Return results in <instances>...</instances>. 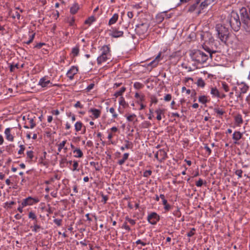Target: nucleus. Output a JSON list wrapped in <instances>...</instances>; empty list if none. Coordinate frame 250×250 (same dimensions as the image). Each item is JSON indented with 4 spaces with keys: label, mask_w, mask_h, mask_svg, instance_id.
Wrapping results in <instances>:
<instances>
[{
    "label": "nucleus",
    "mask_w": 250,
    "mask_h": 250,
    "mask_svg": "<svg viewBox=\"0 0 250 250\" xmlns=\"http://www.w3.org/2000/svg\"><path fill=\"white\" fill-rule=\"evenodd\" d=\"M243 171L241 169H238L235 171V174L237 175L239 178H241L242 177Z\"/></svg>",
    "instance_id": "nucleus-54"
},
{
    "label": "nucleus",
    "mask_w": 250,
    "mask_h": 250,
    "mask_svg": "<svg viewBox=\"0 0 250 250\" xmlns=\"http://www.w3.org/2000/svg\"><path fill=\"white\" fill-rule=\"evenodd\" d=\"M190 56L195 64H203L207 62L208 56L199 50H194L190 53Z\"/></svg>",
    "instance_id": "nucleus-3"
},
{
    "label": "nucleus",
    "mask_w": 250,
    "mask_h": 250,
    "mask_svg": "<svg viewBox=\"0 0 250 250\" xmlns=\"http://www.w3.org/2000/svg\"><path fill=\"white\" fill-rule=\"evenodd\" d=\"M240 14L245 30L250 34V8L242 7L240 10Z\"/></svg>",
    "instance_id": "nucleus-2"
},
{
    "label": "nucleus",
    "mask_w": 250,
    "mask_h": 250,
    "mask_svg": "<svg viewBox=\"0 0 250 250\" xmlns=\"http://www.w3.org/2000/svg\"><path fill=\"white\" fill-rule=\"evenodd\" d=\"M243 136V133L238 131H235L232 134V139L234 140L235 144H238V141L240 140Z\"/></svg>",
    "instance_id": "nucleus-13"
},
{
    "label": "nucleus",
    "mask_w": 250,
    "mask_h": 250,
    "mask_svg": "<svg viewBox=\"0 0 250 250\" xmlns=\"http://www.w3.org/2000/svg\"><path fill=\"white\" fill-rule=\"evenodd\" d=\"M18 64H11L10 66V71H11V72L14 71L16 68H18Z\"/></svg>",
    "instance_id": "nucleus-61"
},
{
    "label": "nucleus",
    "mask_w": 250,
    "mask_h": 250,
    "mask_svg": "<svg viewBox=\"0 0 250 250\" xmlns=\"http://www.w3.org/2000/svg\"><path fill=\"white\" fill-rule=\"evenodd\" d=\"M20 12L18 11H13L11 12V16L13 19L17 18L18 20L20 19L21 15Z\"/></svg>",
    "instance_id": "nucleus-34"
},
{
    "label": "nucleus",
    "mask_w": 250,
    "mask_h": 250,
    "mask_svg": "<svg viewBox=\"0 0 250 250\" xmlns=\"http://www.w3.org/2000/svg\"><path fill=\"white\" fill-rule=\"evenodd\" d=\"M136 115L134 114L129 115L127 117V120L129 122H132L136 118Z\"/></svg>",
    "instance_id": "nucleus-51"
},
{
    "label": "nucleus",
    "mask_w": 250,
    "mask_h": 250,
    "mask_svg": "<svg viewBox=\"0 0 250 250\" xmlns=\"http://www.w3.org/2000/svg\"><path fill=\"white\" fill-rule=\"evenodd\" d=\"M210 93L214 97H220V93L218 90L215 87L211 88Z\"/></svg>",
    "instance_id": "nucleus-25"
},
{
    "label": "nucleus",
    "mask_w": 250,
    "mask_h": 250,
    "mask_svg": "<svg viewBox=\"0 0 250 250\" xmlns=\"http://www.w3.org/2000/svg\"><path fill=\"white\" fill-rule=\"evenodd\" d=\"M71 53L73 57H76L78 55L79 53V47L78 46H76L72 49Z\"/></svg>",
    "instance_id": "nucleus-29"
},
{
    "label": "nucleus",
    "mask_w": 250,
    "mask_h": 250,
    "mask_svg": "<svg viewBox=\"0 0 250 250\" xmlns=\"http://www.w3.org/2000/svg\"><path fill=\"white\" fill-rule=\"evenodd\" d=\"M20 149L18 151V154H22L23 153V152L25 150V147L23 145H21L20 146Z\"/></svg>",
    "instance_id": "nucleus-56"
},
{
    "label": "nucleus",
    "mask_w": 250,
    "mask_h": 250,
    "mask_svg": "<svg viewBox=\"0 0 250 250\" xmlns=\"http://www.w3.org/2000/svg\"><path fill=\"white\" fill-rule=\"evenodd\" d=\"M165 110L163 108H158L155 110V113L157 114L156 118L158 120L160 121L162 117V115H164Z\"/></svg>",
    "instance_id": "nucleus-19"
},
{
    "label": "nucleus",
    "mask_w": 250,
    "mask_h": 250,
    "mask_svg": "<svg viewBox=\"0 0 250 250\" xmlns=\"http://www.w3.org/2000/svg\"><path fill=\"white\" fill-rule=\"evenodd\" d=\"M122 228H124L128 231L130 230V228H129V227L128 225H127V224L126 222H124V223L123 225Z\"/></svg>",
    "instance_id": "nucleus-62"
},
{
    "label": "nucleus",
    "mask_w": 250,
    "mask_h": 250,
    "mask_svg": "<svg viewBox=\"0 0 250 250\" xmlns=\"http://www.w3.org/2000/svg\"><path fill=\"white\" fill-rule=\"evenodd\" d=\"M27 119L29 121V123L30 124V128H33L36 126V123L34 119L32 118H27Z\"/></svg>",
    "instance_id": "nucleus-37"
},
{
    "label": "nucleus",
    "mask_w": 250,
    "mask_h": 250,
    "mask_svg": "<svg viewBox=\"0 0 250 250\" xmlns=\"http://www.w3.org/2000/svg\"><path fill=\"white\" fill-rule=\"evenodd\" d=\"M83 124L81 122H77L75 124V129L77 132L80 131L82 129Z\"/></svg>",
    "instance_id": "nucleus-33"
},
{
    "label": "nucleus",
    "mask_w": 250,
    "mask_h": 250,
    "mask_svg": "<svg viewBox=\"0 0 250 250\" xmlns=\"http://www.w3.org/2000/svg\"><path fill=\"white\" fill-rule=\"evenodd\" d=\"M166 16V13L165 12H162L158 14L156 16V22L158 23L162 22Z\"/></svg>",
    "instance_id": "nucleus-20"
},
{
    "label": "nucleus",
    "mask_w": 250,
    "mask_h": 250,
    "mask_svg": "<svg viewBox=\"0 0 250 250\" xmlns=\"http://www.w3.org/2000/svg\"><path fill=\"white\" fill-rule=\"evenodd\" d=\"M74 107H75L76 108L79 107L80 108H83V105L81 104V103L79 101H78L75 104Z\"/></svg>",
    "instance_id": "nucleus-63"
},
{
    "label": "nucleus",
    "mask_w": 250,
    "mask_h": 250,
    "mask_svg": "<svg viewBox=\"0 0 250 250\" xmlns=\"http://www.w3.org/2000/svg\"><path fill=\"white\" fill-rule=\"evenodd\" d=\"M125 146H122L121 147V149L122 151H124L125 149L129 148L130 147V146L132 145V143L128 140H125Z\"/></svg>",
    "instance_id": "nucleus-32"
},
{
    "label": "nucleus",
    "mask_w": 250,
    "mask_h": 250,
    "mask_svg": "<svg viewBox=\"0 0 250 250\" xmlns=\"http://www.w3.org/2000/svg\"><path fill=\"white\" fill-rule=\"evenodd\" d=\"M197 85L198 86H201L202 87H203L205 86V82L204 81V80L200 78V79H199L197 81Z\"/></svg>",
    "instance_id": "nucleus-46"
},
{
    "label": "nucleus",
    "mask_w": 250,
    "mask_h": 250,
    "mask_svg": "<svg viewBox=\"0 0 250 250\" xmlns=\"http://www.w3.org/2000/svg\"><path fill=\"white\" fill-rule=\"evenodd\" d=\"M11 129L10 128H7L4 131V134L6 136V138L7 140L13 142L14 141V137L11 134Z\"/></svg>",
    "instance_id": "nucleus-18"
},
{
    "label": "nucleus",
    "mask_w": 250,
    "mask_h": 250,
    "mask_svg": "<svg viewBox=\"0 0 250 250\" xmlns=\"http://www.w3.org/2000/svg\"><path fill=\"white\" fill-rule=\"evenodd\" d=\"M89 112L92 113L93 117L92 119H97L100 116L101 111V110L96 108H91L89 110Z\"/></svg>",
    "instance_id": "nucleus-16"
},
{
    "label": "nucleus",
    "mask_w": 250,
    "mask_h": 250,
    "mask_svg": "<svg viewBox=\"0 0 250 250\" xmlns=\"http://www.w3.org/2000/svg\"><path fill=\"white\" fill-rule=\"evenodd\" d=\"M79 9V4L77 3H75L70 8V12L72 14H76Z\"/></svg>",
    "instance_id": "nucleus-24"
},
{
    "label": "nucleus",
    "mask_w": 250,
    "mask_h": 250,
    "mask_svg": "<svg viewBox=\"0 0 250 250\" xmlns=\"http://www.w3.org/2000/svg\"><path fill=\"white\" fill-rule=\"evenodd\" d=\"M133 86L135 89H140L143 87L144 85L139 82H135Z\"/></svg>",
    "instance_id": "nucleus-44"
},
{
    "label": "nucleus",
    "mask_w": 250,
    "mask_h": 250,
    "mask_svg": "<svg viewBox=\"0 0 250 250\" xmlns=\"http://www.w3.org/2000/svg\"><path fill=\"white\" fill-rule=\"evenodd\" d=\"M95 86V84L94 83H92L89 84L86 88H85V90L86 92H89L91 90H92Z\"/></svg>",
    "instance_id": "nucleus-48"
},
{
    "label": "nucleus",
    "mask_w": 250,
    "mask_h": 250,
    "mask_svg": "<svg viewBox=\"0 0 250 250\" xmlns=\"http://www.w3.org/2000/svg\"><path fill=\"white\" fill-rule=\"evenodd\" d=\"M241 86L240 87L241 93H243V94L246 93L249 88L248 85H247L246 83H241Z\"/></svg>",
    "instance_id": "nucleus-27"
},
{
    "label": "nucleus",
    "mask_w": 250,
    "mask_h": 250,
    "mask_svg": "<svg viewBox=\"0 0 250 250\" xmlns=\"http://www.w3.org/2000/svg\"><path fill=\"white\" fill-rule=\"evenodd\" d=\"M126 90L125 87H122L120 90L116 91L114 94V96L117 98L118 96H122Z\"/></svg>",
    "instance_id": "nucleus-28"
},
{
    "label": "nucleus",
    "mask_w": 250,
    "mask_h": 250,
    "mask_svg": "<svg viewBox=\"0 0 250 250\" xmlns=\"http://www.w3.org/2000/svg\"><path fill=\"white\" fill-rule=\"evenodd\" d=\"M78 71V69L77 67L73 66L67 71L66 76L70 80H72L74 79V75L77 73Z\"/></svg>",
    "instance_id": "nucleus-10"
},
{
    "label": "nucleus",
    "mask_w": 250,
    "mask_h": 250,
    "mask_svg": "<svg viewBox=\"0 0 250 250\" xmlns=\"http://www.w3.org/2000/svg\"><path fill=\"white\" fill-rule=\"evenodd\" d=\"M199 102L202 104H206L208 102L207 98L206 96L203 95L199 97Z\"/></svg>",
    "instance_id": "nucleus-38"
},
{
    "label": "nucleus",
    "mask_w": 250,
    "mask_h": 250,
    "mask_svg": "<svg viewBox=\"0 0 250 250\" xmlns=\"http://www.w3.org/2000/svg\"><path fill=\"white\" fill-rule=\"evenodd\" d=\"M38 85L43 88L51 87L57 85V84H53L49 80L47 76H44L41 78L38 83Z\"/></svg>",
    "instance_id": "nucleus-7"
},
{
    "label": "nucleus",
    "mask_w": 250,
    "mask_h": 250,
    "mask_svg": "<svg viewBox=\"0 0 250 250\" xmlns=\"http://www.w3.org/2000/svg\"><path fill=\"white\" fill-rule=\"evenodd\" d=\"M147 221L151 225H156L160 220V216L156 212H152L147 216Z\"/></svg>",
    "instance_id": "nucleus-8"
},
{
    "label": "nucleus",
    "mask_w": 250,
    "mask_h": 250,
    "mask_svg": "<svg viewBox=\"0 0 250 250\" xmlns=\"http://www.w3.org/2000/svg\"><path fill=\"white\" fill-rule=\"evenodd\" d=\"M73 152L74 154L76 153L74 156L76 158H82L83 156V153L80 148H75Z\"/></svg>",
    "instance_id": "nucleus-22"
},
{
    "label": "nucleus",
    "mask_w": 250,
    "mask_h": 250,
    "mask_svg": "<svg viewBox=\"0 0 250 250\" xmlns=\"http://www.w3.org/2000/svg\"><path fill=\"white\" fill-rule=\"evenodd\" d=\"M119 104L120 105L123 106L124 107H125L126 105H128V104L126 103L124 98L122 96L120 98Z\"/></svg>",
    "instance_id": "nucleus-42"
},
{
    "label": "nucleus",
    "mask_w": 250,
    "mask_h": 250,
    "mask_svg": "<svg viewBox=\"0 0 250 250\" xmlns=\"http://www.w3.org/2000/svg\"><path fill=\"white\" fill-rule=\"evenodd\" d=\"M135 97L138 100L137 101L138 104H140V102H142L144 100V95H140L139 93H136L135 95Z\"/></svg>",
    "instance_id": "nucleus-36"
},
{
    "label": "nucleus",
    "mask_w": 250,
    "mask_h": 250,
    "mask_svg": "<svg viewBox=\"0 0 250 250\" xmlns=\"http://www.w3.org/2000/svg\"><path fill=\"white\" fill-rule=\"evenodd\" d=\"M163 204L164 206V208L166 211H168L171 208V207L170 205L167 204V200L163 201Z\"/></svg>",
    "instance_id": "nucleus-40"
},
{
    "label": "nucleus",
    "mask_w": 250,
    "mask_h": 250,
    "mask_svg": "<svg viewBox=\"0 0 250 250\" xmlns=\"http://www.w3.org/2000/svg\"><path fill=\"white\" fill-rule=\"evenodd\" d=\"M101 55L97 58V61L98 64L110 60V49L109 45H104L100 49Z\"/></svg>",
    "instance_id": "nucleus-5"
},
{
    "label": "nucleus",
    "mask_w": 250,
    "mask_h": 250,
    "mask_svg": "<svg viewBox=\"0 0 250 250\" xmlns=\"http://www.w3.org/2000/svg\"><path fill=\"white\" fill-rule=\"evenodd\" d=\"M161 53L160 52L158 55L156 57L155 59L153 60L152 61H151L149 63V65H150V66H152V67H156L158 64V62H159V61H160L161 59Z\"/></svg>",
    "instance_id": "nucleus-17"
},
{
    "label": "nucleus",
    "mask_w": 250,
    "mask_h": 250,
    "mask_svg": "<svg viewBox=\"0 0 250 250\" xmlns=\"http://www.w3.org/2000/svg\"><path fill=\"white\" fill-rule=\"evenodd\" d=\"M35 33H33L32 35H30L29 40L25 42V43L27 44H29L30 43H31L35 37Z\"/></svg>",
    "instance_id": "nucleus-47"
},
{
    "label": "nucleus",
    "mask_w": 250,
    "mask_h": 250,
    "mask_svg": "<svg viewBox=\"0 0 250 250\" xmlns=\"http://www.w3.org/2000/svg\"><path fill=\"white\" fill-rule=\"evenodd\" d=\"M110 31V36L113 38H119L122 37L124 34L123 31L118 30L116 28H112Z\"/></svg>",
    "instance_id": "nucleus-12"
},
{
    "label": "nucleus",
    "mask_w": 250,
    "mask_h": 250,
    "mask_svg": "<svg viewBox=\"0 0 250 250\" xmlns=\"http://www.w3.org/2000/svg\"><path fill=\"white\" fill-rule=\"evenodd\" d=\"M28 217L29 218L31 219L34 221H36V219H37V215L34 212L32 211H30L29 212Z\"/></svg>",
    "instance_id": "nucleus-41"
},
{
    "label": "nucleus",
    "mask_w": 250,
    "mask_h": 250,
    "mask_svg": "<svg viewBox=\"0 0 250 250\" xmlns=\"http://www.w3.org/2000/svg\"><path fill=\"white\" fill-rule=\"evenodd\" d=\"M152 174V171L150 170H147L144 171L143 176L145 177H148Z\"/></svg>",
    "instance_id": "nucleus-53"
},
{
    "label": "nucleus",
    "mask_w": 250,
    "mask_h": 250,
    "mask_svg": "<svg viewBox=\"0 0 250 250\" xmlns=\"http://www.w3.org/2000/svg\"><path fill=\"white\" fill-rule=\"evenodd\" d=\"M109 112L112 114V117L114 118H116L118 117V115L115 113V109L113 107H111L109 109Z\"/></svg>",
    "instance_id": "nucleus-52"
},
{
    "label": "nucleus",
    "mask_w": 250,
    "mask_h": 250,
    "mask_svg": "<svg viewBox=\"0 0 250 250\" xmlns=\"http://www.w3.org/2000/svg\"><path fill=\"white\" fill-rule=\"evenodd\" d=\"M227 25L217 24L215 26L217 32L218 38L223 43H226L229 35V30Z\"/></svg>",
    "instance_id": "nucleus-4"
},
{
    "label": "nucleus",
    "mask_w": 250,
    "mask_h": 250,
    "mask_svg": "<svg viewBox=\"0 0 250 250\" xmlns=\"http://www.w3.org/2000/svg\"><path fill=\"white\" fill-rule=\"evenodd\" d=\"M94 21V18L93 17H90L89 18H88L87 20H86L84 23L85 24H91L93 21Z\"/></svg>",
    "instance_id": "nucleus-58"
},
{
    "label": "nucleus",
    "mask_w": 250,
    "mask_h": 250,
    "mask_svg": "<svg viewBox=\"0 0 250 250\" xmlns=\"http://www.w3.org/2000/svg\"><path fill=\"white\" fill-rule=\"evenodd\" d=\"M201 0H196V2L193 4L191 5L188 9V11L190 12H193L196 11L197 13L198 10H199V3Z\"/></svg>",
    "instance_id": "nucleus-14"
},
{
    "label": "nucleus",
    "mask_w": 250,
    "mask_h": 250,
    "mask_svg": "<svg viewBox=\"0 0 250 250\" xmlns=\"http://www.w3.org/2000/svg\"><path fill=\"white\" fill-rule=\"evenodd\" d=\"M39 202V200L38 198H34L31 196H29L23 199L22 202L23 206H27L33 205L35 203H37Z\"/></svg>",
    "instance_id": "nucleus-9"
},
{
    "label": "nucleus",
    "mask_w": 250,
    "mask_h": 250,
    "mask_svg": "<svg viewBox=\"0 0 250 250\" xmlns=\"http://www.w3.org/2000/svg\"><path fill=\"white\" fill-rule=\"evenodd\" d=\"M54 223L56 224L58 226H60L62 225V220L59 219H55L54 220Z\"/></svg>",
    "instance_id": "nucleus-55"
},
{
    "label": "nucleus",
    "mask_w": 250,
    "mask_h": 250,
    "mask_svg": "<svg viewBox=\"0 0 250 250\" xmlns=\"http://www.w3.org/2000/svg\"><path fill=\"white\" fill-rule=\"evenodd\" d=\"M125 219L132 225H134L136 224V221L135 220L132 219L127 216L125 218Z\"/></svg>",
    "instance_id": "nucleus-50"
},
{
    "label": "nucleus",
    "mask_w": 250,
    "mask_h": 250,
    "mask_svg": "<svg viewBox=\"0 0 250 250\" xmlns=\"http://www.w3.org/2000/svg\"><path fill=\"white\" fill-rule=\"evenodd\" d=\"M211 3L208 1V0H201V2L199 3V10H198L197 14L199 15L201 13L202 11L204 10L205 8H207L208 5H210Z\"/></svg>",
    "instance_id": "nucleus-11"
},
{
    "label": "nucleus",
    "mask_w": 250,
    "mask_h": 250,
    "mask_svg": "<svg viewBox=\"0 0 250 250\" xmlns=\"http://www.w3.org/2000/svg\"><path fill=\"white\" fill-rule=\"evenodd\" d=\"M222 87L225 90V92H228L229 91V86L225 82H223L221 83Z\"/></svg>",
    "instance_id": "nucleus-45"
},
{
    "label": "nucleus",
    "mask_w": 250,
    "mask_h": 250,
    "mask_svg": "<svg viewBox=\"0 0 250 250\" xmlns=\"http://www.w3.org/2000/svg\"><path fill=\"white\" fill-rule=\"evenodd\" d=\"M26 154L27 158H29L30 160H32L34 157L33 152L32 151H28Z\"/></svg>",
    "instance_id": "nucleus-49"
},
{
    "label": "nucleus",
    "mask_w": 250,
    "mask_h": 250,
    "mask_svg": "<svg viewBox=\"0 0 250 250\" xmlns=\"http://www.w3.org/2000/svg\"><path fill=\"white\" fill-rule=\"evenodd\" d=\"M171 99V95L169 94H167L165 97H164V100L166 101H170Z\"/></svg>",
    "instance_id": "nucleus-59"
},
{
    "label": "nucleus",
    "mask_w": 250,
    "mask_h": 250,
    "mask_svg": "<svg viewBox=\"0 0 250 250\" xmlns=\"http://www.w3.org/2000/svg\"><path fill=\"white\" fill-rule=\"evenodd\" d=\"M128 156H129V153H125L123 155V158L122 159H120L119 160V161L118 162L119 165H123L125 163V161L128 159Z\"/></svg>",
    "instance_id": "nucleus-26"
},
{
    "label": "nucleus",
    "mask_w": 250,
    "mask_h": 250,
    "mask_svg": "<svg viewBox=\"0 0 250 250\" xmlns=\"http://www.w3.org/2000/svg\"><path fill=\"white\" fill-rule=\"evenodd\" d=\"M159 154L160 156V161H162L166 159L167 154L166 152L163 149H160L159 151Z\"/></svg>",
    "instance_id": "nucleus-23"
},
{
    "label": "nucleus",
    "mask_w": 250,
    "mask_h": 250,
    "mask_svg": "<svg viewBox=\"0 0 250 250\" xmlns=\"http://www.w3.org/2000/svg\"><path fill=\"white\" fill-rule=\"evenodd\" d=\"M195 229L192 228L189 232L188 233L187 236L189 237L192 236L195 233Z\"/></svg>",
    "instance_id": "nucleus-57"
},
{
    "label": "nucleus",
    "mask_w": 250,
    "mask_h": 250,
    "mask_svg": "<svg viewBox=\"0 0 250 250\" xmlns=\"http://www.w3.org/2000/svg\"><path fill=\"white\" fill-rule=\"evenodd\" d=\"M203 48L209 54L210 57L211 58H212V54L216 52L215 51H212L206 45L203 46Z\"/></svg>",
    "instance_id": "nucleus-35"
},
{
    "label": "nucleus",
    "mask_w": 250,
    "mask_h": 250,
    "mask_svg": "<svg viewBox=\"0 0 250 250\" xmlns=\"http://www.w3.org/2000/svg\"><path fill=\"white\" fill-rule=\"evenodd\" d=\"M203 184V181L201 179H199V180L196 183V186L198 187H201Z\"/></svg>",
    "instance_id": "nucleus-60"
},
{
    "label": "nucleus",
    "mask_w": 250,
    "mask_h": 250,
    "mask_svg": "<svg viewBox=\"0 0 250 250\" xmlns=\"http://www.w3.org/2000/svg\"><path fill=\"white\" fill-rule=\"evenodd\" d=\"M31 229H32V231L37 232L39 231V229H41V227L38 224H36L35 225L31 226Z\"/></svg>",
    "instance_id": "nucleus-39"
},
{
    "label": "nucleus",
    "mask_w": 250,
    "mask_h": 250,
    "mask_svg": "<svg viewBox=\"0 0 250 250\" xmlns=\"http://www.w3.org/2000/svg\"><path fill=\"white\" fill-rule=\"evenodd\" d=\"M224 24L229 26L234 31H239L241 23L238 14L234 11H232L224 20Z\"/></svg>",
    "instance_id": "nucleus-1"
},
{
    "label": "nucleus",
    "mask_w": 250,
    "mask_h": 250,
    "mask_svg": "<svg viewBox=\"0 0 250 250\" xmlns=\"http://www.w3.org/2000/svg\"><path fill=\"white\" fill-rule=\"evenodd\" d=\"M173 214L178 217H180L181 215V212L178 208H177V209L174 212Z\"/></svg>",
    "instance_id": "nucleus-64"
},
{
    "label": "nucleus",
    "mask_w": 250,
    "mask_h": 250,
    "mask_svg": "<svg viewBox=\"0 0 250 250\" xmlns=\"http://www.w3.org/2000/svg\"><path fill=\"white\" fill-rule=\"evenodd\" d=\"M149 27V24L148 22L139 24L136 26V33L140 36L144 35L147 33Z\"/></svg>",
    "instance_id": "nucleus-6"
},
{
    "label": "nucleus",
    "mask_w": 250,
    "mask_h": 250,
    "mask_svg": "<svg viewBox=\"0 0 250 250\" xmlns=\"http://www.w3.org/2000/svg\"><path fill=\"white\" fill-rule=\"evenodd\" d=\"M79 167V163L77 161H73V168L72 169V170L74 171H78L79 170V169L78 168Z\"/></svg>",
    "instance_id": "nucleus-43"
},
{
    "label": "nucleus",
    "mask_w": 250,
    "mask_h": 250,
    "mask_svg": "<svg viewBox=\"0 0 250 250\" xmlns=\"http://www.w3.org/2000/svg\"><path fill=\"white\" fill-rule=\"evenodd\" d=\"M214 111L215 113H216L217 115L219 116H222L225 113V111L224 110H223L221 108H220L219 107H215L214 108Z\"/></svg>",
    "instance_id": "nucleus-30"
},
{
    "label": "nucleus",
    "mask_w": 250,
    "mask_h": 250,
    "mask_svg": "<svg viewBox=\"0 0 250 250\" xmlns=\"http://www.w3.org/2000/svg\"><path fill=\"white\" fill-rule=\"evenodd\" d=\"M66 142L67 141L65 140H64L62 142H61V143H60L58 145V151L59 152H60L61 151V150H62V149H63L66 143Z\"/></svg>",
    "instance_id": "nucleus-31"
},
{
    "label": "nucleus",
    "mask_w": 250,
    "mask_h": 250,
    "mask_svg": "<svg viewBox=\"0 0 250 250\" xmlns=\"http://www.w3.org/2000/svg\"><path fill=\"white\" fill-rule=\"evenodd\" d=\"M119 18V15L118 14L115 13L113 14L112 17L108 21V25H111L113 24H115L118 21Z\"/></svg>",
    "instance_id": "nucleus-21"
},
{
    "label": "nucleus",
    "mask_w": 250,
    "mask_h": 250,
    "mask_svg": "<svg viewBox=\"0 0 250 250\" xmlns=\"http://www.w3.org/2000/svg\"><path fill=\"white\" fill-rule=\"evenodd\" d=\"M235 124L237 126H241V125L243 123V120L242 116L241 114H237L234 117Z\"/></svg>",
    "instance_id": "nucleus-15"
}]
</instances>
